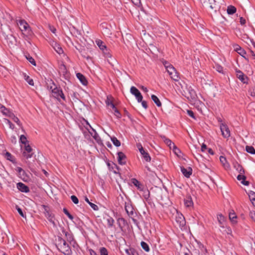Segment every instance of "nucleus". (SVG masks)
<instances>
[{"label": "nucleus", "instance_id": "nucleus-60", "mask_svg": "<svg viewBox=\"0 0 255 255\" xmlns=\"http://www.w3.org/2000/svg\"><path fill=\"white\" fill-rule=\"evenodd\" d=\"M136 147L138 148V150L139 151H143V148L140 143H136Z\"/></svg>", "mask_w": 255, "mask_h": 255}, {"label": "nucleus", "instance_id": "nucleus-48", "mask_svg": "<svg viewBox=\"0 0 255 255\" xmlns=\"http://www.w3.org/2000/svg\"><path fill=\"white\" fill-rule=\"evenodd\" d=\"M63 211L64 214H65L70 220H72L73 219V216L69 213V211L66 208H64Z\"/></svg>", "mask_w": 255, "mask_h": 255}, {"label": "nucleus", "instance_id": "nucleus-51", "mask_svg": "<svg viewBox=\"0 0 255 255\" xmlns=\"http://www.w3.org/2000/svg\"><path fill=\"white\" fill-rule=\"evenodd\" d=\"M71 199L73 201V202L75 204H77L79 202V200L78 198L75 195H72L71 196Z\"/></svg>", "mask_w": 255, "mask_h": 255}, {"label": "nucleus", "instance_id": "nucleus-46", "mask_svg": "<svg viewBox=\"0 0 255 255\" xmlns=\"http://www.w3.org/2000/svg\"><path fill=\"white\" fill-rule=\"evenodd\" d=\"M114 220L112 217L107 219V222L109 227H112L114 223Z\"/></svg>", "mask_w": 255, "mask_h": 255}, {"label": "nucleus", "instance_id": "nucleus-41", "mask_svg": "<svg viewBox=\"0 0 255 255\" xmlns=\"http://www.w3.org/2000/svg\"><path fill=\"white\" fill-rule=\"evenodd\" d=\"M99 250L100 255H108V252L106 248L102 247Z\"/></svg>", "mask_w": 255, "mask_h": 255}, {"label": "nucleus", "instance_id": "nucleus-8", "mask_svg": "<svg viewBox=\"0 0 255 255\" xmlns=\"http://www.w3.org/2000/svg\"><path fill=\"white\" fill-rule=\"evenodd\" d=\"M237 77L243 83H248V78L240 70H236Z\"/></svg>", "mask_w": 255, "mask_h": 255}, {"label": "nucleus", "instance_id": "nucleus-50", "mask_svg": "<svg viewBox=\"0 0 255 255\" xmlns=\"http://www.w3.org/2000/svg\"><path fill=\"white\" fill-rule=\"evenodd\" d=\"M24 146H25V150L26 152L31 153L32 152V148L29 145V143L26 144V145H24Z\"/></svg>", "mask_w": 255, "mask_h": 255}, {"label": "nucleus", "instance_id": "nucleus-10", "mask_svg": "<svg viewBox=\"0 0 255 255\" xmlns=\"http://www.w3.org/2000/svg\"><path fill=\"white\" fill-rule=\"evenodd\" d=\"M180 169L182 174L187 178L190 177L192 173V169L190 167L185 168L183 166H180Z\"/></svg>", "mask_w": 255, "mask_h": 255}, {"label": "nucleus", "instance_id": "nucleus-39", "mask_svg": "<svg viewBox=\"0 0 255 255\" xmlns=\"http://www.w3.org/2000/svg\"><path fill=\"white\" fill-rule=\"evenodd\" d=\"M24 79L27 81V82L31 86L34 85V82L33 80L30 78L28 76L25 75H24Z\"/></svg>", "mask_w": 255, "mask_h": 255}, {"label": "nucleus", "instance_id": "nucleus-4", "mask_svg": "<svg viewBox=\"0 0 255 255\" xmlns=\"http://www.w3.org/2000/svg\"><path fill=\"white\" fill-rule=\"evenodd\" d=\"M170 75L171 78L175 81H178L180 78L178 73L173 66H171L169 68V70L167 72Z\"/></svg>", "mask_w": 255, "mask_h": 255}, {"label": "nucleus", "instance_id": "nucleus-42", "mask_svg": "<svg viewBox=\"0 0 255 255\" xmlns=\"http://www.w3.org/2000/svg\"><path fill=\"white\" fill-rule=\"evenodd\" d=\"M54 48L59 54H61L63 53V50L62 48L59 45H57L56 44H55V47H54Z\"/></svg>", "mask_w": 255, "mask_h": 255}, {"label": "nucleus", "instance_id": "nucleus-28", "mask_svg": "<svg viewBox=\"0 0 255 255\" xmlns=\"http://www.w3.org/2000/svg\"><path fill=\"white\" fill-rule=\"evenodd\" d=\"M246 150L247 152L250 153L252 154H255V149L254 147L252 146H248L247 145L246 146Z\"/></svg>", "mask_w": 255, "mask_h": 255}, {"label": "nucleus", "instance_id": "nucleus-52", "mask_svg": "<svg viewBox=\"0 0 255 255\" xmlns=\"http://www.w3.org/2000/svg\"><path fill=\"white\" fill-rule=\"evenodd\" d=\"M65 235L67 237V240L68 241H71L73 240L72 236L67 232H64Z\"/></svg>", "mask_w": 255, "mask_h": 255}, {"label": "nucleus", "instance_id": "nucleus-11", "mask_svg": "<svg viewBox=\"0 0 255 255\" xmlns=\"http://www.w3.org/2000/svg\"><path fill=\"white\" fill-rule=\"evenodd\" d=\"M17 24L19 25V28L22 31H26L30 28L28 24L24 20H18Z\"/></svg>", "mask_w": 255, "mask_h": 255}, {"label": "nucleus", "instance_id": "nucleus-27", "mask_svg": "<svg viewBox=\"0 0 255 255\" xmlns=\"http://www.w3.org/2000/svg\"><path fill=\"white\" fill-rule=\"evenodd\" d=\"M236 8L233 5H230L228 7L227 11L229 14H233L236 12Z\"/></svg>", "mask_w": 255, "mask_h": 255}, {"label": "nucleus", "instance_id": "nucleus-54", "mask_svg": "<svg viewBox=\"0 0 255 255\" xmlns=\"http://www.w3.org/2000/svg\"><path fill=\"white\" fill-rule=\"evenodd\" d=\"M16 209H17V212H18V213L19 214V215L22 217H24V214L22 212V210L21 208H20L18 206H16Z\"/></svg>", "mask_w": 255, "mask_h": 255}, {"label": "nucleus", "instance_id": "nucleus-57", "mask_svg": "<svg viewBox=\"0 0 255 255\" xmlns=\"http://www.w3.org/2000/svg\"><path fill=\"white\" fill-rule=\"evenodd\" d=\"M250 217L255 222V211H250Z\"/></svg>", "mask_w": 255, "mask_h": 255}, {"label": "nucleus", "instance_id": "nucleus-26", "mask_svg": "<svg viewBox=\"0 0 255 255\" xmlns=\"http://www.w3.org/2000/svg\"><path fill=\"white\" fill-rule=\"evenodd\" d=\"M85 200L86 202H87L89 204V205L91 207V208L93 210H94L95 211L98 210L99 208H98V206L96 205V204L90 202L88 198L86 196L85 197Z\"/></svg>", "mask_w": 255, "mask_h": 255}, {"label": "nucleus", "instance_id": "nucleus-44", "mask_svg": "<svg viewBox=\"0 0 255 255\" xmlns=\"http://www.w3.org/2000/svg\"><path fill=\"white\" fill-rule=\"evenodd\" d=\"M7 39L9 40V41L11 44H15L16 42V39L14 36H12V35H10L9 37L7 36Z\"/></svg>", "mask_w": 255, "mask_h": 255}, {"label": "nucleus", "instance_id": "nucleus-30", "mask_svg": "<svg viewBox=\"0 0 255 255\" xmlns=\"http://www.w3.org/2000/svg\"><path fill=\"white\" fill-rule=\"evenodd\" d=\"M9 118H10L13 121V122L17 123L18 125L20 126V123L18 118L16 117L13 113L11 114Z\"/></svg>", "mask_w": 255, "mask_h": 255}, {"label": "nucleus", "instance_id": "nucleus-12", "mask_svg": "<svg viewBox=\"0 0 255 255\" xmlns=\"http://www.w3.org/2000/svg\"><path fill=\"white\" fill-rule=\"evenodd\" d=\"M17 188L22 192L27 193L29 192V187L22 182H19L17 184Z\"/></svg>", "mask_w": 255, "mask_h": 255}, {"label": "nucleus", "instance_id": "nucleus-5", "mask_svg": "<svg viewBox=\"0 0 255 255\" xmlns=\"http://www.w3.org/2000/svg\"><path fill=\"white\" fill-rule=\"evenodd\" d=\"M130 93L135 96L137 102L138 103L142 101V96L141 95L140 92L139 90L135 87L132 86L130 88Z\"/></svg>", "mask_w": 255, "mask_h": 255}, {"label": "nucleus", "instance_id": "nucleus-18", "mask_svg": "<svg viewBox=\"0 0 255 255\" xmlns=\"http://www.w3.org/2000/svg\"><path fill=\"white\" fill-rule=\"evenodd\" d=\"M132 183L139 190H142L143 186L135 178L131 179Z\"/></svg>", "mask_w": 255, "mask_h": 255}, {"label": "nucleus", "instance_id": "nucleus-29", "mask_svg": "<svg viewBox=\"0 0 255 255\" xmlns=\"http://www.w3.org/2000/svg\"><path fill=\"white\" fill-rule=\"evenodd\" d=\"M111 140L116 146L119 147L121 145V142L117 139V137L115 136L111 137Z\"/></svg>", "mask_w": 255, "mask_h": 255}, {"label": "nucleus", "instance_id": "nucleus-33", "mask_svg": "<svg viewBox=\"0 0 255 255\" xmlns=\"http://www.w3.org/2000/svg\"><path fill=\"white\" fill-rule=\"evenodd\" d=\"M218 221L220 224L221 227H224L223 223L224 222V217L222 215H219L217 217Z\"/></svg>", "mask_w": 255, "mask_h": 255}, {"label": "nucleus", "instance_id": "nucleus-1", "mask_svg": "<svg viewBox=\"0 0 255 255\" xmlns=\"http://www.w3.org/2000/svg\"><path fill=\"white\" fill-rule=\"evenodd\" d=\"M222 0H203V6L210 8L213 11L216 12L220 8V4Z\"/></svg>", "mask_w": 255, "mask_h": 255}, {"label": "nucleus", "instance_id": "nucleus-15", "mask_svg": "<svg viewBox=\"0 0 255 255\" xmlns=\"http://www.w3.org/2000/svg\"><path fill=\"white\" fill-rule=\"evenodd\" d=\"M184 205L186 207H191L193 206V202L190 196H187L184 199Z\"/></svg>", "mask_w": 255, "mask_h": 255}, {"label": "nucleus", "instance_id": "nucleus-25", "mask_svg": "<svg viewBox=\"0 0 255 255\" xmlns=\"http://www.w3.org/2000/svg\"><path fill=\"white\" fill-rule=\"evenodd\" d=\"M1 108H2V110H1V113L4 115H5L8 117H10L11 114L12 113L10 112L9 110L6 109L5 107H1Z\"/></svg>", "mask_w": 255, "mask_h": 255}, {"label": "nucleus", "instance_id": "nucleus-61", "mask_svg": "<svg viewBox=\"0 0 255 255\" xmlns=\"http://www.w3.org/2000/svg\"><path fill=\"white\" fill-rule=\"evenodd\" d=\"M220 160L224 165H225V162L227 161L226 158L223 156L220 157Z\"/></svg>", "mask_w": 255, "mask_h": 255}, {"label": "nucleus", "instance_id": "nucleus-49", "mask_svg": "<svg viewBox=\"0 0 255 255\" xmlns=\"http://www.w3.org/2000/svg\"><path fill=\"white\" fill-rule=\"evenodd\" d=\"M113 110L114 111V114L116 116V117L118 119L121 118L122 115L119 112V111L117 108H115Z\"/></svg>", "mask_w": 255, "mask_h": 255}, {"label": "nucleus", "instance_id": "nucleus-38", "mask_svg": "<svg viewBox=\"0 0 255 255\" xmlns=\"http://www.w3.org/2000/svg\"><path fill=\"white\" fill-rule=\"evenodd\" d=\"M214 68L219 73H223V67L218 64H215Z\"/></svg>", "mask_w": 255, "mask_h": 255}, {"label": "nucleus", "instance_id": "nucleus-9", "mask_svg": "<svg viewBox=\"0 0 255 255\" xmlns=\"http://www.w3.org/2000/svg\"><path fill=\"white\" fill-rule=\"evenodd\" d=\"M118 161L120 164L125 165L127 163L126 155L123 152H119L118 153Z\"/></svg>", "mask_w": 255, "mask_h": 255}, {"label": "nucleus", "instance_id": "nucleus-62", "mask_svg": "<svg viewBox=\"0 0 255 255\" xmlns=\"http://www.w3.org/2000/svg\"><path fill=\"white\" fill-rule=\"evenodd\" d=\"M126 252L128 255H134L133 253V251L131 249L129 250H126Z\"/></svg>", "mask_w": 255, "mask_h": 255}, {"label": "nucleus", "instance_id": "nucleus-31", "mask_svg": "<svg viewBox=\"0 0 255 255\" xmlns=\"http://www.w3.org/2000/svg\"><path fill=\"white\" fill-rule=\"evenodd\" d=\"M90 133L96 140L98 141L100 139L99 134L94 129H93V132H90Z\"/></svg>", "mask_w": 255, "mask_h": 255}, {"label": "nucleus", "instance_id": "nucleus-45", "mask_svg": "<svg viewBox=\"0 0 255 255\" xmlns=\"http://www.w3.org/2000/svg\"><path fill=\"white\" fill-rule=\"evenodd\" d=\"M189 94H190L191 98L192 99H196L197 95L196 92L193 89H191L189 91Z\"/></svg>", "mask_w": 255, "mask_h": 255}, {"label": "nucleus", "instance_id": "nucleus-7", "mask_svg": "<svg viewBox=\"0 0 255 255\" xmlns=\"http://www.w3.org/2000/svg\"><path fill=\"white\" fill-rule=\"evenodd\" d=\"M175 221L179 227H183L185 225L186 221L182 214L177 213L175 216Z\"/></svg>", "mask_w": 255, "mask_h": 255}, {"label": "nucleus", "instance_id": "nucleus-21", "mask_svg": "<svg viewBox=\"0 0 255 255\" xmlns=\"http://www.w3.org/2000/svg\"><path fill=\"white\" fill-rule=\"evenodd\" d=\"M125 210L128 216H132L134 214L133 208L131 205H126Z\"/></svg>", "mask_w": 255, "mask_h": 255}, {"label": "nucleus", "instance_id": "nucleus-6", "mask_svg": "<svg viewBox=\"0 0 255 255\" xmlns=\"http://www.w3.org/2000/svg\"><path fill=\"white\" fill-rule=\"evenodd\" d=\"M220 129L224 138H228L230 136V131L226 125L222 124L220 126Z\"/></svg>", "mask_w": 255, "mask_h": 255}, {"label": "nucleus", "instance_id": "nucleus-56", "mask_svg": "<svg viewBox=\"0 0 255 255\" xmlns=\"http://www.w3.org/2000/svg\"><path fill=\"white\" fill-rule=\"evenodd\" d=\"M5 156H6L7 159H8L10 161H12L11 158L12 157V155L11 154V153H10L8 152H6L5 153Z\"/></svg>", "mask_w": 255, "mask_h": 255}, {"label": "nucleus", "instance_id": "nucleus-17", "mask_svg": "<svg viewBox=\"0 0 255 255\" xmlns=\"http://www.w3.org/2000/svg\"><path fill=\"white\" fill-rule=\"evenodd\" d=\"M237 179L239 181H241V183L244 185L248 186L249 185V182L246 181V177L244 174H239L237 176Z\"/></svg>", "mask_w": 255, "mask_h": 255}, {"label": "nucleus", "instance_id": "nucleus-16", "mask_svg": "<svg viewBox=\"0 0 255 255\" xmlns=\"http://www.w3.org/2000/svg\"><path fill=\"white\" fill-rule=\"evenodd\" d=\"M235 50L242 56L245 57V55L246 54V52L243 49L241 46L238 45H236L235 46Z\"/></svg>", "mask_w": 255, "mask_h": 255}, {"label": "nucleus", "instance_id": "nucleus-59", "mask_svg": "<svg viewBox=\"0 0 255 255\" xmlns=\"http://www.w3.org/2000/svg\"><path fill=\"white\" fill-rule=\"evenodd\" d=\"M7 123L9 125V128L12 129H13L14 128V125L8 120H6Z\"/></svg>", "mask_w": 255, "mask_h": 255}, {"label": "nucleus", "instance_id": "nucleus-20", "mask_svg": "<svg viewBox=\"0 0 255 255\" xmlns=\"http://www.w3.org/2000/svg\"><path fill=\"white\" fill-rule=\"evenodd\" d=\"M45 216L48 220V221L53 224V226H56V224L54 221V215L50 212H47V213H46Z\"/></svg>", "mask_w": 255, "mask_h": 255}, {"label": "nucleus", "instance_id": "nucleus-47", "mask_svg": "<svg viewBox=\"0 0 255 255\" xmlns=\"http://www.w3.org/2000/svg\"><path fill=\"white\" fill-rule=\"evenodd\" d=\"M162 63L167 72H168V70H169L170 67L173 66L172 65H171L170 63H169L168 62H167L166 61H163L162 62Z\"/></svg>", "mask_w": 255, "mask_h": 255}, {"label": "nucleus", "instance_id": "nucleus-63", "mask_svg": "<svg viewBox=\"0 0 255 255\" xmlns=\"http://www.w3.org/2000/svg\"><path fill=\"white\" fill-rule=\"evenodd\" d=\"M141 102V105H142V107L145 109H146L147 108V107H148L146 102L145 101H142H142Z\"/></svg>", "mask_w": 255, "mask_h": 255}, {"label": "nucleus", "instance_id": "nucleus-24", "mask_svg": "<svg viewBox=\"0 0 255 255\" xmlns=\"http://www.w3.org/2000/svg\"><path fill=\"white\" fill-rule=\"evenodd\" d=\"M151 98L157 106L159 107L161 106V103L160 102L159 99L156 96L152 95H151Z\"/></svg>", "mask_w": 255, "mask_h": 255}, {"label": "nucleus", "instance_id": "nucleus-64", "mask_svg": "<svg viewBox=\"0 0 255 255\" xmlns=\"http://www.w3.org/2000/svg\"><path fill=\"white\" fill-rule=\"evenodd\" d=\"M132 2L136 5L139 6L140 4V0H131Z\"/></svg>", "mask_w": 255, "mask_h": 255}, {"label": "nucleus", "instance_id": "nucleus-19", "mask_svg": "<svg viewBox=\"0 0 255 255\" xmlns=\"http://www.w3.org/2000/svg\"><path fill=\"white\" fill-rule=\"evenodd\" d=\"M62 90L59 87H55L52 90V92L53 94V96L57 99L58 100L59 99V95H60V91H62Z\"/></svg>", "mask_w": 255, "mask_h": 255}, {"label": "nucleus", "instance_id": "nucleus-35", "mask_svg": "<svg viewBox=\"0 0 255 255\" xmlns=\"http://www.w3.org/2000/svg\"><path fill=\"white\" fill-rule=\"evenodd\" d=\"M141 246L142 248L146 252H148L150 250L148 245L144 242H141Z\"/></svg>", "mask_w": 255, "mask_h": 255}, {"label": "nucleus", "instance_id": "nucleus-36", "mask_svg": "<svg viewBox=\"0 0 255 255\" xmlns=\"http://www.w3.org/2000/svg\"><path fill=\"white\" fill-rule=\"evenodd\" d=\"M172 149L176 155H177L178 157L180 156V154L181 153V151L175 145H174Z\"/></svg>", "mask_w": 255, "mask_h": 255}, {"label": "nucleus", "instance_id": "nucleus-55", "mask_svg": "<svg viewBox=\"0 0 255 255\" xmlns=\"http://www.w3.org/2000/svg\"><path fill=\"white\" fill-rule=\"evenodd\" d=\"M241 38L246 42H248V40L250 39L248 35H247L246 34H244L243 35H242Z\"/></svg>", "mask_w": 255, "mask_h": 255}, {"label": "nucleus", "instance_id": "nucleus-23", "mask_svg": "<svg viewBox=\"0 0 255 255\" xmlns=\"http://www.w3.org/2000/svg\"><path fill=\"white\" fill-rule=\"evenodd\" d=\"M107 25V23H103L101 24V26L103 28V32L106 34L110 35L111 34V32L110 29L108 28Z\"/></svg>", "mask_w": 255, "mask_h": 255}, {"label": "nucleus", "instance_id": "nucleus-32", "mask_svg": "<svg viewBox=\"0 0 255 255\" xmlns=\"http://www.w3.org/2000/svg\"><path fill=\"white\" fill-rule=\"evenodd\" d=\"M164 142L169 147L170 149H172L174 145H175V144L168 138H165Z\"/></svg>", "mask_w": 255, "mask_h": 255}, {"label": "nucleus", "instance_id": "nucleus-37", "mask_svg": "<svg viewBox=\"0 0 255 255\" xmlns=\"http://www.w3.org/2000/svg\"><path fill=\"white\" fill-rule=\"evenodd\" d=\"M27 60L33 66H36V62L34 59L30 55L26 56Z\"/></svg>", "mask_w": 255, "mask_h": 255}, {"label": "nucleus", "instance_id": "nucleus-34", "mask_svg": "<svg viewBox=\"0 0 255 255\" xmlns=\"http://www.w3.org/2000/svg\"><path fill=\"white\" fill-rule=\"evenodd\" d=\"M20 141L24 145L28 143V141L27 140L26 137L24 135H21L20 136Z\"/></svg>", "mask_w": 255, "mask_h": 255}, {"label": "nucleus", "instance_id": "nucleus-22", "mask_svg": "<svg viewBox=\"0 0 255 255\" xmlns=\"http://www.w3.org/2000/svg\"><path fill=\"white\" fill-rule=\"evenodd\" d=\"M139 152L141 153V154L142 155V157L144 158V159L146 161H147V162L150 161L151 157H150V155H149V153L148 152L145 151L144 149H143V151H139Z\"/></svg>", "mask_w": 255, "mask_h": 255}, {"label": "nucleus", "instance_id": "nucleus-53", "mask_svg": "<svg viewBox=\"0 0 255 255\" xmlns=\"http://www.w3.org/2000/svg\"><path fill=\"white\" fill-rule=\"evenodd\" d=\"M237 170L239 171L240 174H244L245 173L244 169L243 168V167L240 165H238V168H237Z\"/></svg>", "mask_w": 255, "mask_h": 255}, {"label": "nucleus", "instance_id": "nucleus-3", "mask_svg": "<svg viewBox=\"0 0 255 255\" xmlns=\"http://www.w3.org/2000/svg\"><path fill=\"white\" fill-rule=\"evenodd\" d=\"M58 68L59 74L62 75L65 79H68L70 77V74L67 71L66 66L63 62H61L59 64Z\"/></svg>", "mask_w": 255, "mask_h": 255}, {"label": "nucleus", "instance_id": "nucleus-40", "mask_svg": "<svg viewBox=\"0 0 255 255\" xmlns=\"http://www.w3.org/2000/svg\"><path fill=\"white\" fill-rule=\"evenodd\" d=\"M229 217L231 221L236 222L237 216L235 213H230Z\"/></svg>", "mask_w": 255, "mask_h": 255}, {"label": "nucleus", "instance_id": "nucleus-58", "mask_svg": "<svg viewBox=\"0 0 255 255\" xmlns=\"http://www.w3.org/2000/svg\"><path fill=\"white\" fill-rule=\"evenodd\" d=\"M187 114L190 117H192L193 119H195L194 114L192 111L187 110Z\"/></svg>", "mask_w": 255, "mask_h": 255}, {"label": "nucleus", "instance_id": "nucleus-13", "mask_svg": "<svg viewBox=\"0 0 255 255\" xmlns=\"http://www.w3.org/2000/svg\"><path fill=\"white\" fill-rule=\"evenodd\" d=\"M117 223L120 229L123 231V229L127 225V221L123 218H119L117 219Z\"/></svg>", "mask_w": 255, "mask_h": 255}, {"label": "nucleus", "instance_id": "nucleus-14", "mask_svg": "<svg viewBox=\"0 0 255 255\" xmlns=\"http://www.w3.org/2000/svg\"><path fill=\"white\" fill-rule=\"evenodd\" d=\"M76 76H77V78L80 80V81L81 82V83L83 85H87V84H88V81L87 80H86L85 77L81 73H78L77 74H76Z\"/></svg>", "mask_w": 255, "mask_h": 255}, {"label": "nucleus", "instance_id": "nucleus-2", "mask_svg": "<svg viewBox=\"0 0 255 255\" xmlns=\"http://www.w3.org/2000/svg\"><path fill=\"white\" fill-rule=\"evenodd\" d=\"M96 44L102 50L107 57H111V54L109 52L105 43L100 39H96L95 41Z\"/></svg>", "mask_w": 255, "mask_h": 255}, {"label": "nucleus", "instance_id": "nucleus-43", "mask_svg": "<svg viewBox=\"0 0 255 255\" xmlns=\"http://www.w3.org/2000/svg\"><path fill=\"white\" fill-rule=\"evenodd\" d=\"M23 156L25 157L26 159H28L32 157L33 153H28L26 151H24L22 153Z\"/></svg>", "mask_w": 255, "mask_h": 255}]
</instances>
